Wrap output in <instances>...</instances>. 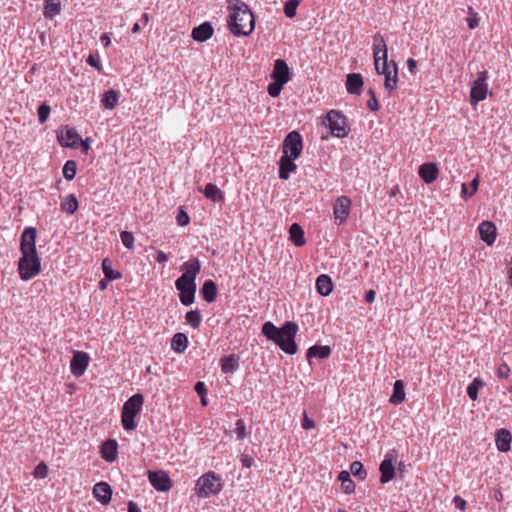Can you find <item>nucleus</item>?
Here are the masks:
<instances>
[{
    "label": "nucleus",
    "instance_id": "nucleus-1",
    "mask_svg": "<svg viewBox=\"0 0 512 512\" xmlns=\"http://www.w3.org/2000/svg\"><path fill=\"white\" fill-rule=\"evenodd\" d=\"M261 332L286 354L294 355L297 353L298 347L295 337L298 332V325L295 322L287 321L281 327H277L271 321H267L262 325Z\"/></svg>",
    "mask_w": 512,
    "mask_h": 512
},
{
    "label": "nucleus",
    "instance_id": "nucleus-2",
    "mask_svg": "<svg viewBox=\"0 0 512 512\" xmlns=\"http://www.w3.org/2000/svg\"><path fill=\"white\" fill-rule=\"evenodd\" d=\"M228 27L234 36H247L255 28V18L248 5L242 0H230Z\"/></svg>",
    "mask_w": 512,
    "mask_h": 512
},
{
    "label": "nucleus",
    "instance_id": "nucleus-3",
    "mask_svg": "<svg viewBox=\"0 0 512 512\" xmlns=\"http://www.w3.org/2000/svg\"><path fill=\"white\" fill-rule=\"evenodd\" d=\"M143 402V395L136 393L124 403L121 413V421L125 430L135 429V417L141 411Z\"/></svg>",
    "mask_w": 512,
    "mask_h": 512
},
{
    "label": "nucleus",
    "instance_id": "nucleus-4",
    "mask_svg": "<svg viewBox=\"0 0 512 512\" xmlns=\"http://www.w3.org/2000/svg\"><path fill=\"white\" fill-rule=\"evenodd\" d=\"M221 479L214 472L203 474L196 483L195 492L199 497L207 498L221 491Z\"/></svg>",
    "mask_w": 512,
    "mask_h": 512
},
{
    "label": "nucleus",
    "instance_id": "nucleus-5",
    "mask_svg": "<svg viewBox=\"0 0 512 512\" xmlns=\"http://www.w3.org/2000/svg\"><path fill=\"white\" fill-rule=\"evenodd\" d=\"M323 124L327 125L331 134L338 138L347 136L350 131L347 118L342 112L337 110L329 111L323 120Z\"/></svg>",
    "mask_w": 512,
    "mask_h": 512
},
{
    "label": "nucleus",
    "instance_id": "nucleus-6",
    "mask_svg": "<svg viewBox=\"0 0 512 512\" xmlns=\"http://www.w3.org/2000/svg\"><path fill=\"white\" fill-rule=\"evenodd\" d=\"M175 287L179 291V299L184 306H190L194 303L197 288L196 280L180 276L175 281Z\"/></svg>",
    "mask_w": 512,
    "mask_h": 512
},
{
    "label": "nucleus",
    "instance_id": "nucleus-7",
    "mask_svg": "<svg viewBox=\"0 0 512 512\" xmlns=\"http://www.w3.org/2000/svg\"><path fill=\"white\" fill-rule=\"evenodd\" d=\"M19 276L23 281H28L41 271L39 257H21L18 262Z\"/></svg>",
    "mask_w": 512,
    "mask_h": 512
},
{
    "label": "nucleus",
    "instance_id": "nucleus-8",
    "mask_svg": "<svg viewBox=\"0 0 512 512\" xmlns=\"http://www.w3.org/2000/svg\"><path fill=\"white\" fill-rule=\"evenodd\" d=\"M303 149L302 137L298 131L289 132L282 145L283 156L292 157L297 159Z\"/></svg>",
    "mask_w": 512,
    "mask_h": 512
},
{
    "label": "nucleus",
    "instance_id": "nucleus-9",
    "mask_svg": "<svg viewBox=\"0 0 512 512\" xmlns=\"http://www.w3.org/2000/svg\"><path fill=\"white\" fill-rule=\"evenodd\" d=\"M37 230L34 227H26L20 237V251L22 257H39L36 249Z\"/></svg>",
    "mask_w": 512,
    "mask_h": 512
},
{
    "label": "nucleus",
    "instance_id": "nucleus-10",
    "mask_svg": "<svg viewBox=\"0 0 512 512\" xmlns=\"http://www.w3.org/2000/svg\"><path fill=\"white\" fill-rule=\"evenodd\" d=\"M488 72L486 70L480 72L478 74L477 79L473 82L471 91H470V102L472 105H476L480 101H483L487 96V81Z\"/></svg>",
    "mask_w": 512,
    "mask_h": 512
},
{
    "label": "nucleus",
    "instance_id": "nucleus-11",
    "mask_svg": "<svg viewBox=\"0 0 512 512\" xmlns=\"http://www.w3.org/2000/svg\"><path fill=\"white\" fill-rule=\"evenodd\" d=\"M148 479L157 491L166 492L172 487V480L164 471H148Z\"/></svg>",
    "mask_w": 512,
    "mask_h": 512
},
{
    "label": "nucleus",
    "instance_id": "nucleus-12",
    "mask_svg": "<svg viewBox=\"0 0 512 512\" xmlns=\"http://www.w3.org/2000/svg\"><path fill=\"white\" fill-rule=\"evenodd\" d=\"M89 364V356L82 351H76L70 363V369L74 376L80 377L84 374Z\"/></svg>",
    "mask_w": 512,
    "mask_h": 512
},
{
    "label": "nucleus",
    "instance_id": "nucleus-13",
    "mask_svg": "<svg viewBox=\"0 0 512 512\" xmlns=\"http://www.w3.org/2000/svg\"><path fill=\"white\" fill-rule=\"evenodd\" d=\"M58 141L63 147L76 148L81 141V137L74 128L66 126L58 134Z\"/></svg>",
    "mask_w": 512,
    "mask_h": 512
},
{
    "label": "nucleus",
    "instance_id": "nucleus-14",
    "mask_svg": "<svg viewBox=\"0 0 512 512\" xmlns=\"http://www.w3.org/2000/svg\"><path fill=\"white\" fill-rule=\"evenodd\" d=\"M351 207V200L347 196H340L337 198L335 204H334V217L336 221H339V223H343L350 212Z\"/></svg>",
    "mask_w": 512,
    "mask_h": 512
},
{
    "label": "nucleus",
    "instance_id": "nucleus-15",
    "mask_svg": "<svg viewBox=\"0 0 512 512\" xmlns=\"http://www.w3.org/2000/svg\"><path fill=\"white\" fill-rule=\"evenodd\" d=\"M393 455L391 453L386 454L384 460L380 463V482L382 484L388 483L395 476V468L393 465Z\"/></svg>",
    "mask_w": 512,
    "mask_h": 512
},
{
    "label": "nucleus",
    "instance_id": "nucleus-16",
    "mask_svg": "<svg viewBox=\"0 0 512 512\" xmlns=\"http://www.w3.org/2000/svg\"><path fill=\"white\" fill-rule=\"evenodd\" d=\"M383 75L385 76L384 88L390 95L396 90L398 83V65L394 60H391L389 69Z\"/></svg>",
    "mask_w": 512,
    "mask_h": 512
},
{
    "label": "nucleus",
    "instance_id": "nucleus-17",
    "mask_svg": "<svg viewBox=\"0 0 512 512\" xmlns=\"http://www.w3.org/2000/svg\"><path fill=\"white\" fill-rule=\"evenodd\" d=\"M273 80L287 83L290 80V69L286 61L278 59L274 62V68L271 74Z\"/></svg>",
    "mask_w": 512,
    "mask_h": 512
},
{
    "label": "nucleus",
    "instance_id": "nucleus-18",
    "mask_svg": "<svg viewBox=\"0 0 512 512\" xmlns=\"http://www.w3.org/2000/svg\"><path fill=\"white\" fill-rule=\"evenodd\" d=\"M100 453L107 462H113L118 456V443L115 439H107L101 444Z\"/></svg>",
    "mask_w": 512,
    "mask_h": 512
},
{
    "label": "nucleus",
    "instance_id": "nucleus-19",
    "mask_svg": "<svg viewBox=\"0 0 512 512\" xmlns=\"http://www.w3.org/2000/svg\"><path fill=\"white\" fill-rule=\"evenodd\" d=\"M418 174L425 183L430 184L437 179L439 170L435 163L427 162L419 167Z\"/></svg>",
    "mask_w": 512,
    "mask_h": 512
},
{
    "label": "nucleus",
    "instance_id": "nucleus-20",
    "mask_svg": "<svg viewBox=\"0 0 512 512\" xmlns=\"http://www.w3.org/2000/svg\"><path fill=\"white\" fill-rule=\"evenodd\" d=\"M214 28L210 22H204L194 27L191 33L192 38L197 42H205L213 36Z\"/></svg>",
    "mask_w": 512,
    "mask_h": 512
},
{
    "label": "nucleus",
    "instance_id": "nucleus-21",
    "mask_svg": "<svg viewBox=\"0 0 512 512\" xmlns=\"http://www.w3.org/2000/svg\"><path fill=\"white\" fill-rule=\"evenodd\" d=\"M479 234L482 241L487 245H492L495 242L497 234L495 224L490 221H483L479 225Z\"/></svg>",
    "mask_w": 512,
    "mask_h": 512
},
{
    "label": "nucleus",
    "instance_id": "nucleus-22",
    "mask_svg": "<svg viewBox=\"0 0 512 512\" xmlns=\"http://www.w3.org/2000/svg\"><path fill=\"white\" fill-rule=\"evenodd\" d=\"M94 497L103 505H107L111 501L112 489L106 482H99L93 488Z\"/></svg>",
    "mask_w": 512,
    "mask_h": 512
},
{
    "label": "nucleus",
    "instance_id": "nucleus-23",
    "mask_svg": "<svg viewBox=\"0 0 512 512\" xmlns=\"http://www.w3.org/2000/svg\"><path fill=\"white\" fill-rule=\"evenodd\" d=\"M373 54L375 59L385 60L388 58V48L384 37L380 33L373 36Z\"/></svg>",
    "mask_w": 512,
    "mask_h": 512
},
{
    "label": "nucleus",
    "instance_id": "nucleus-24",
    "mask_svg": "<svg viewBox=\"0 0 512 512\" xmlns=\"http://www.w3.org/2000/svg\"><path fill=\"white\" fill-rule=\"evenodd\" d=\"M296 159L292 157L281 156L279 160V178L282 180H288L290 174L297 169V165L294 163Z\"/></svg>",
    "mask_w": 512,
    "mask_h": 512
},
{
    "label": "nucleus",
    "instance_id": "nucleus-25",
    "mask_svg": "<svg viewBox=\"0 0 512 512\" xmlns=\"http://www.w3.org/2000/svg\"><path fill=\"white\" fill-rule=\"evenodd\" d=\"M180 270L183 271L181 276H186L189 279L196 280V277L201 270L200 261L197 258L190 259L181 265Z\"/></svg>",
    "mask_w": 512,
    "mask_h": 512
},
{
    "label": "nucleus",
    "instance_id": "nucleus-26",
    "mask_svg": "<svg viewBox=\"0 0 512 512\" xmlns=\"http://www.w3.org/2000/svg\"><path fill=\"white\" fill-rule=\"evenodd\" d=\"M364 84L363 77L359 73H350L347 75L346 89L350 94H361V89Z\"/></svg>",
    "mask_w": 512,
    "mask_h": 512
},
{
    "label": "nucleus",
    "instance_id": "nucleus-27",
    "mask_svg": "<svg viewBox=\"0 0 512 512\" xmlns=\"http://www.w3.org/2000/svg\"><path fill=\"white\" fill-rule=\"evenodd\" d=\"M200 294L206 302H214L217 297L216 283L211 279L206 280L200 289Z\"/></svg>",
    "mask_w": 512,
    "mask_h": 512
},
{
    "label": "nucleus",
    "instance_id": "nucleus-28",
    "mask_svg": "<svg viewBox=\"0 0 512 512\" xmlns=\"http://www.w3.org/2000/svg\"><path fill=\"white\" fill-rule=\"evenodd\" d=\"M316 289L321 296H328L333 291V282L326 274H321L316 279Z\"/></svg>",
    "mask_w": 512,
    "mask_h": 512
},
{
    "label": "nucleus",
    "instance_id": "nucleus-29",
    "mask_svg": "<svg viewBox=\"0 0 512 512\" xmlns=\"http://www.w3.org/2000/svg\"><path fill=\"white\" fill-rule=\"evenodd\" d=\"M239 368V356L230 354L221 359V370L225 374H232Z\"/></svg>",
    "mask_w": 512,
    "mask_h": 512
},
{
    "label": "nucleus",
    "instance_id": "nucleus-30",
    "mask_svg": "<svg viewBox=\"0 0 512 512\" xmlns=\"http://www.w3.org/2000/svg\"><path fill=\"white\" fill-rule=\"evenodd\" d=\"M61 12L60 0H45L43 14L47 19H54Z\"/></svg>",
    "mask_w": 512,
    "mask_h": 512
},
{
    "label": "nucleus",
    "instance_id": "nucleus-31",
    "mask_svg": "<svg viewBox=\"0 0 512 512\" xmlns=\"http://www.w3.org/2000/svg\"><path fill=\"white\" fill-rule=\"evenodd\" d=\"M511 434L506 429H501L496 435V446L499 451L507 452L510 450Z\"/></svg>",
    "mask_w": 512,
    "mask_h": 512
},
{
    "label": "nucleus",
    "instance_id": "nucleus-32",
    "mask_svg": "<svg viewBox=\"0 0 512 512\" xmlns=\"http://www.w3.org/2000/svg\"><path fill=\"white\" fill-rule=\"evenodd\" d=\"M188 347V337L182 332L174 334L171 340V349L176 353H183Z\"/></svg>",
    "mask_w": 512,
    "mask_h": 512
},
{
    "label": "nucleus",
    "instance_id": "nucleus-33",
    "mask_svg": "<svg viewBox=\"0 0 512 512\" xmlns=\"http://www.w3.org/2000/svg\"><path fill=\"white\" fill-rule=\"evenodd\" d=\"M119 100V92L113 89L106 91L101 98V104L105 109H114Z\"/></svg>",
    "mask_w": 512,
    "mask_h": 512
},
{
    "label": "nucleus",
    "instance_id": "nucleus-34",
    "mask_svg": "<svg viewBox=\"0 0 512 512\" xmlns=\"http://www.w3.org/2000/svg\"><path fill=\"white\" fill-rule=\"evenodd\" d=\"M203 193L206 198L210 199L213 202L220 203L223 202L225 199L224 193L213 183H208L205 186Z\"/></svg>",
    "mask_w": 512,
    "mask_h": 512
},
{
    "label": "nucleus",
    "instance_id": "nucleus-35",
    "mask_svg": "<svg viewBox=\"0 0 512 512\" xmlns=\"http://www.w3.org/2000/svg\"><path fill=\"white\" fill-rule=\"evenodd\" d=\"M290 240L295 246H303L305 244L304 230L298 223H293L289 229Z\"/></svg>",
    "mask_w": 512,
    "mask_h": 512
},
{
    "label": "nucleus",
    "instance_id": "nucleus-36",
    "mask_svg": "<svg viewBox=\"0 0 512 512\" xmlns=\"http://www.w3.org/2000/svg\"><path fill=\"white\" fill-rule=\"evenodd\" d=\"M404 382L402 380H396L393 386V393L389 399L390 403L397 405L404 401L405 390Z\"/></svg>",
    "mask_w": 512,
    "mask_h": 512
},
{
    "label": "nucleus",
    "instance_id": "nucleus-37",
    "mask_svg": "<svg viewBox=\"0 0 512 512\" xmlns=\"http://www.w3.org/2000/svg\"><path fill=\"white\" fill-rule=\"evenodd\" d=\"M331 354V348L327 345L319 346L313 345L307 351V358L317 357L320 359L328 358Z\"/></svg>",
    "mask_w": 512,
    "mask_h": 512
},
{
    "label": "nucleus",
    "instance_id": "nucleus-38",
    "mask_svg": "<svg viewBox=\"0 0 512 512\" xmlns=\"http://www.w3.org/2000/svg\"><path fill=\"white\" fill-rule=\"evenodd\" d=\"M78 200L74 194L67 195L60 204V208L62 211L67 212L69 214H73L78 209Z\"/></svg>",
    "mask_w": 512,
    "mask_h": 512
},
{
    "label": "nucleus",
    "instance_id": "nucleus-39",
    "mask_svg": "<svg viewBox=\"0 0 512 512\" xmlns=\"http://www.w3.org/2000/svg\"><path fill=\"white\" fill-rule=\"evenodd\" d=\"M338 480L341 481V486L346 494H351L355 490V483L350 477V473L347 471H341L338 475Z\"/></svg>",
    "mask_w": 512,
    "mask_h": 512
},
{
    "label": "nucleus",
    "instance_id": "nucleus-40",
    "mask_svg": "<svg viewBox=\"0 0 512 512\" xmlns=\"http://www.w3.org/2000/svg\"><path fill=\"white\" fill-rule=\"evenodd\" d=\"M102 270H103L104 276H105V278H107V280L113 281V280L121 278V276H122L120 272L113 270L111 261L109 258L103 259Z\"/></svg>",
    "mask_w": 512,
    "mask_h": 512
},
{
    "label": "nucleus",
    "instance_id": "nucleus-41",
    "mask_svg": "<svg viewBox=\"0 0 512 512\" xmlns=\"http://www.w3.org/2000/svg\"><path fill=\"white\" fill-rule=\"evenodd\" d=\"M186 322L194 329H197L202 322V315L199 310H190L185 315Z\"/></svg>",
    "mask_w": 512,
    "mask_h": 512
},
{
    "label": "nucleus",
    "instance_id": "nucleus-42",
    "mask_svg": "<svg viewBox=\"0 0 512 512\" xmlns=\"http://www.w3.org/2000/svg\"><path fill=\"white\" fill-rule=\"evenodd\" d=\"M484 386V382L480 378H475L467 387V394L471 400H476L478 390Z\"/></svg>",
    "mask_w": 512,
    "mask_h": 512
},
{
    "label": "nucleus",
    "instance_id": "nucleus-43",
    "mask_svg": "<svg viewBox=\"0 0 512 512\" xmlns=\"http://www.w3.org/2000/svg\"><path fill=\"white\" fill-rule=\"evenodd\" d=\"M77 172V164L74 160H68L63 166L64 177L71 181L75 178Z\"/></svg>",
    "mask_w": 512,
    "mask_h": 512
},
{
    "label": "nucleus",
    "instance_id": "nucleus-44",
    "mask_svg": "<svg viewBox=\"0 0 512 512\" xmlns=\"http://www.w3.org/2000/svg\"><path fill=\"white\" fill-rule=\"evenodd\" d=\"M350 472L355 477H359L361 480H364L367 476V472L365 471L363 464L360 461H354L350 465Z\"/></svg>",
    "mask_w": 512,
    "mask_h": 512
},
{
    "label": "nucleus",
    "instance_id": "nucleus-45",
    "mask_svg": "<svg viewBox=\"0 0 512 512\" xmlns=\"http://www.w3.org/2000/svg\"><path fill=\"white\" fill-rule=\"evenodd\" d=\"M284 85L285 83L274 80L268 85L267 91L271 97H278Z\"/></svg>",
    "mask_w": 512,
    "mask_h": 512
},
{
    "label": "nucleus",
    "instance_id": "nucleus-46",
    "mask_svg": "<svg viewBox=\"0 0 512 512\" xmlns=\"http://www.w3.org/2000/svg\"><path fill=\"white\" fill-rule=\"evenodd\" d=\"M391 65V61H388V58L385 60L382 59H375L374 60V66L377 74L383 75L385 72L389 69Z\"/></svg>",
    "mask_w": 512,
    "mask_h": 512
},
{
    "label": "nucleus",
    "instance_id": "nucleus-47",
    "mask_svg": "<svg viewBox=\"0 0 512 512\" xmlns=\"http://www.w3.org/2000/svg\"><path fill=\"white\" fill-rule=\"evenodd\" d=\"M299 4L298 0H289L284 6V13L288 18H293L296 15V9Z\"/></svg>",
    "mask_w": 512,
    "mask_h": 512
},
{
    "label": "nucleus",
    "instance_id": "nucleus-48",
    "mask_svg": "<svg viewBox=\"0 0 512 512\" xmlns=\"http://www.w3.org/2000/svg\"><path fill=\"white\" fill-rule=\"evenodd\" d=\"M50 111H51L50 106L46 103H43L38 107V111H37L38 120L41 124H43L47 121Z\"/></svg>",
    "mask_w": 512,
    "mask_h": 512
},
{
    "label": "nucleus",
    "instance_id": "nucleus-49",
    "mask_svg": "<svg viewBox=\"0 0 512 512\" xmlns=\"http://www.w3.org/2000/svg\"><path fill=\"white\" fill-rule=\"evenodd\" d=\"M120 238L122 241V244L128 248L132 249L134 247V236L129 231H123L120 233Z\"/></svg>",
    "mask_w": 512,
    "mask_h": 512
},
{
    "label": "nucleus",
    "instance_id": "nucleus-50",
    "mask_svg": "<svg viewBox=\"0 0 512 512\" xmlns=\"http://www.w3.org/2000/svg\"><path fill=\"white\" fill-rule=\"evenodd\" d=\"M235 434L239 440H243L247 437V431L245 422L242 419L236 421Z\"/></svg>",
    "mask_w": 512,
    "mask_h": 512
},
{
    "label": "nucleus",
    "instance_id": "nucleus-51",
    "mask_svg": "<svg viewBox=\"0 0 512 512\" xmlns=\"http://www.w3.org/2000/svg\"><path fill=\"white\" fill-rule=\"evenodd\" d=\"M48 474V467L44 462H40L33 471V476L37 479H43Z\"/></svg>",
    "mask_w": 512,
    "mask_h": 512
},
{
    "label": "nucleus",
    "instance_id": "nucleus-52",
    "mask_svg": "<svg viewBox=\"0 0 512 512\" xmlns=\"http://www.w3.org/2000/svg\"><path fill=\"white\" fill-rule=\"evenodd\" d=\"M368 94L370 95V99L367 101L368 108L374 112L378 111L380 109V105L376 98L375 91L373 89H369Z\"/></svg>",
    "mask_w": 512,
    "mask_h": 512
},
{
    "label": "nucleus",
    "instance_id": "nucleus-53",
    "mask_svg": "<svg viewBox=\"0 0 512 512\" xmlns=\"http://www.w3.org/2000/svg\"><path fill=\"white\" fill-rule=\"evenodd\" d=\"M470 17L467 19L468 26L470 29H475L479 25V18L477 13L473 11L472 7H469Z\"/></svg>",
    "mask_w": 512,
    "mask_h": 512
},
{
    "label": "nucleus",
    "instance_id": "nucleus-54",
    "mask_svg": "<svg viewBox=\"0 0 512 512\" xmlns=\"http://www.w3.org/2000/svg\"><path fill=\"white\" fill-rule=\"evenodd\" d=\"M176 221H177L178 225L186 226L189 223L190 218H189L188 214L183 209L180 208L178 211V214L176 216Z\"/></svg>",
    "mask_w": 512,
    "mask_h": 512
},
{
    "label": "nucleus",
    "instance_id": "nucleus-55",
    "mask_svg": "<svg viewBox=\"0 0 512 512\" xmlns=\"http://www.w3.org/2000/svg\"><path fill=\"white\" fill-rule=\"evenodd\" d=\"M510 373V367L506 363H502L499 365L497 369V376L499 378H507Z\"/></svg>",
    "mask_w": 512,
    "mask_h": 512
},
{
    "label": "nucleus",
    "instance_id": "nucleus-56",
    "mask_svg": "<svg viewBox=\"0 0 512 512\" xmlns=\"http://www.w3.org/2000/svg\"><path fill=\"white\" fill-rule=\"evenodd\" d=\"M87 63L97 70H101V63L98 55L90 54L87 58Z\"/></svg>",
    "mask_w": 512,
    "mask_h": 512
},
{
    "label": "nucleus",
    "instance_id": "nucleus-57",
    "mask_svg": "<svg viewBox=\"0 0 512 512\" xmlns=\"http://www.w3.org/2000/svg\"><path fill=\"white\" fill-rule=\"evenodd\" d=\"M315 427L314 420L310 419L307 413L304 411L303 420H302V428L305 430L312 429Z\"/></svg>",
    "mask_w": 512,
    "mask_h": 512
},
{
    "label": "nucleus",
    "instance_id": "nucleus-58",
    "mask_svg": "<svg viewBox=\"0 0 512 512\" xmlns=\"http://www.w3.org/2000/svg\"><path fill=\"white\" fill-rule=\"evenodd\" d=\"M195 391L199 396H205L207 393V389L205 383L202 381H198L195 384Z\"/></svg>",
    "mask_w": 512,
    "mask_h": 512
},
{
    "label": "nucleus",
    "instance_id": "nucleus-59",
    "mask_svg": "<svg viewBox=\"0 0 512 512\" xmlns=\"http://www.w3.org/2000/svg\"><path fill=\"white\" fill-rule=\"evenodd\" d=\"M241 463L243 467L250 468L254 463V459L247 454H243L241 456Z\"/></svg>",
    "mask_w": 512,
    "mask_h": 512
},
{
    "label": "nucleus",
    "instance_id": "nucleus-60",
    "mask_svg": "<svg viewBox=\"0 0 512 512\" xmlns=\"http://www.w3.org/2000/svg\"><path fill=\"white\" fill-rule=\"evenodd\" d=\"M454 503H455V506L460 509V510H465L466 508V501L464 499H462L460 496H455L454 497Z\"/></svg>",
    "mask_w": 512,
    "mask_h": 512
},
{
    "label": "nucleus",
    "instance_id": "nucleus-61",
    "mask_svg": "<svg viewBox=\"0 0 512 512\" xmlns=\"http://www.w3.org/2000/svg\"><path fill=\"white\" fill-rule=\"evenodd\" d=\"M407 68L411 74H415L416 69H417V61L413 58H409L407 60Z\"/></svg>",
    "mask_w": 512,
    "mask_h": 512
},
{
    "label": "nucleus",
    "instance_id": "nucleus-62",
    "mask_svg": "<svg viewBox=\"0 0 512 512\" xmlns=\"http://www.w3.org/2000/svg\"><path fill=\"white\" fill-rule=\"evenodd\" d=\"M376 292L374 290H368L365 293V301L367 303H372L375 300Z\"/></svg>",
    "mask_w": 512,
    "mask_h": 512
},
{
    "label": "nucleus",
    "instance_id": "nucleus-63",
    "mask_svg": "<svg viewBox=\"0 0 512 512\" xmlns=\"http://www.w3.org/2000/svg\"><path fill=\"white\" fill-rule=\"evenodd\" d=\"M478 185H479V180L478 178H474L471 183H470V186H471V191L469 192V196H472L478 189Z\"/></svg>",
    "mask_w": 512,
    "mask_h": 512
},
{
    "label": "nucleus",
    "instance_id": "nucleus-64",
    "mask_svg": "<svg viewBox=\"0 0 512 512\" xmlns=\"http://www.w3.org/2000/svg\"><path fill=\"white\" fill-rule=\"evenodd\" d=\"M128 512H141V510L135 502L130 501L128 503Z\"/></svg>",
    "mask_w": 512,
    "mask_h": 512
}]
</instances>
